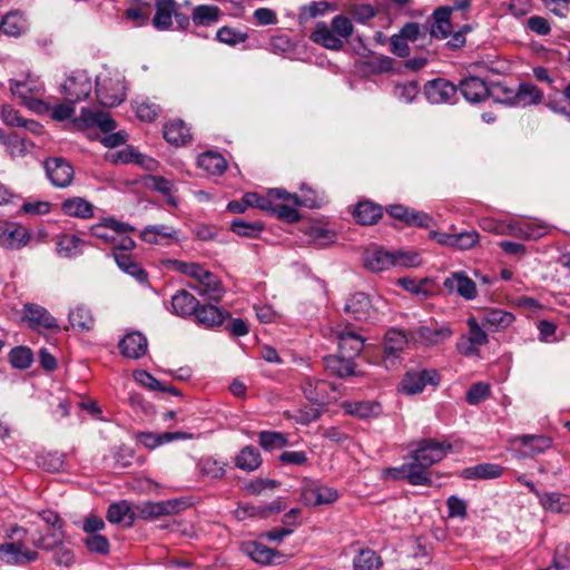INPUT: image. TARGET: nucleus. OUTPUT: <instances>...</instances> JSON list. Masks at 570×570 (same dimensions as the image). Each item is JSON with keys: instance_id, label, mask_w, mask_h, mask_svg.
Segmentation results:
<instances>
[{"instance_id": "nucleus-1", "label": "nucleus", "mask_w": 570, "mask_h": 570, "mask_svg": "<svg viewBox=\"0 0 570 570\" xmlns=\"http://www.w3.org/2000/svg\"><path fill=\"white\" fill-rule=\"evenodd\" d=\"M452 449L450 443L438 442L433 439H423L417 448L409 455L410 462L399 468H387L385 475L393 480H404L411 485H432L430 468L442 461Z\"/></svg>"}, {"instance_id": "nucleus-2", "label": "nucleus", "mask_w": 570, "mask_h": 570, "mask_svg": "<svg viewBox=\"0 0 570 570\" xmlns=\"http://www.w3.org/2000/svg\"><path fill=\"white\" fill-rule=\"evenodd\" d=\"M354 33L352 20L345 14H336L331 23L318 21L309 35V40L331 51H341Z\"/></svg>"}, {"instance_id": "nucleus-3", "label": "nucleus", "mask_w": 570, "mask_h": 570, "mask_svg": "<svg viewBox=\"0 0 570 570\" xmlns=\"http://www.w3.org/2000/svg\"><path fill=\"white\" fill-rule=\"evenodd\" d=\"M419 263L420 258L415 253H390L383 249L368 252L364 257L365 267L375 273L385 271L391 266H416Z\"/></svg>"}, {"instance_id": "nucleus-4", "label": "nucleus", "mask_w": 570, "mask_h": 570, "mask_svg": "<svg viewBox=\"0 0 570 570\" xmlns=\"http://www.w3.org/2000/svg\"><path fill=\"white\" fill-rule=\"evenodd\" d=\"M301 499L309 507L332 504L338 499V492L318 481L304 479L301 487Z\"/></svg>"}, {"instance_id": "nucleus-5", "label": "nucleus", "mask_w": 570, "mask_h": 570, "mask_svg": "<svg viewBox=\"0 0 570 570\" xmlns=\"http://www.w3.org/2000/svg\"><path fill=\"white\" fill-rule=\"evenodd\" d=\"M22 322L37 332L50 331L58 332L60 326L50 312L36 303H26L22 307Z\"/></svg>"}, {"instance_id": "nucleus-6", "label": "nucleus", "mask_w": 570, "mask_h": 570, "mask_svg": "<svg viewBox=\"0 0 570 570\" xmlns=\"http://www.w3.org/2000/svg\"><path fill=\"white\" fill-rule=\"evenodd\" d=\"M440 375L434 368H420L407 371L402 381L401 389L407 395L421 393L428 385L436 386Z\"/></svg>"}, {"instance_id": "nucleus-7", "label": "nucleus", "mask_w": 570, "mask_h": 570, "mask_svg": "<svg viewBox=\"0 0 570 570\" xmlns=\"http://www.w3.org/2000/svg\"><path fill=\"white\" fill-rule=\"evenodd\" d=\"M91 89V80L85 71L72 72L61 86V92L70 104H77L86 99Z\"/></svg>"}, {"instance_id": "nucleus-8", "label": "nucleus", "mask_w": 570, "mask_h": 570, "mask_svg": "<svg viewBox=\"0 0 570 570\" xmlns=\"http://www.w3.org/2000/svg\"><path fill=\"white\" fill-rule=\"evenodd\" d=\"M72 125L80 130L92 128L95 126L104 132H111L116 129V121L105 111H91L82 108L78 117L72 119Z\"/></svg>"}, {"instance_id": "nucleus-9", "label": "nucleus", "mask_w": 570, "mask_h": 570, "mask_svg": "<svg viewBox=\"0 0 570 570\" xmlns=\"http://www.w3.org/2000/svg\"><path fill=\"white\" fill-rule=\"evenodd\" d=\"M45 169L51 184L58 188L68 187L73 179V167L61 157L48 158Z\"/></svg>"}, {"instance_id": "nucleus-10", "label": "nucleus", "mask_w": 570, "mask_h": 570, "mask_svg": "<svg viewBox=\"0 0 570 570\" xmlns=\"http://www.w3.org/2000/svg\"><path fill=\"white\" fill-rule=\"evenodd\" d=\"M38 558V552L28 549L21 541L0 546V560L11 566H24Z\"/></svg>"}, {"instance_id": "nucleus-11", "label": "nucleus", "mask_w": 570, "mask_h": 570, "mask_svg": "<svg viewBox=\"0 0 570 570\" xmlns=\"http://www.w3.org/2000/svg\"><path fill=\"white\" fill-rule=\"evenodd\" d=\"M409 340L404 331L390 328L384 336L383 361L385 366L394 365L400 354L407 346Z\"/></svg>"}, {"instance_id": "nucleus-12", "label": "nucleus", "mask_w": 570, "mask_h": 570, "mask_svg": "<svg viewBox=\"0 0 570 570\" xmlns=\"http://www.w3.org/2000/svg\"><path fill=\"white\" fill-rule=\"evenodd\" d=\"M240 550L253 561L259 564L281 563L284 554L274 548L266 547L257 541L243 542Z\"/></svg>"}, {"instance_id": "nucleus-13", "label": "nucleus", "mask_w": 570, "mask_h": 570, "mask_svg": "<svg viewBox=\"0 0 570 570\" xmlns=\"http://www.w3.org/2000/svg\"><path fill=\"white\" fill-rule=\"evenodd\" d=\"M30 240V234L23 226L12 223H0V246L8 249H20Z\"/></svg>"}, {"instance_id": "nucleus-14", "label": "nucleus", "mask_w": 570, "mask_h": 570, "mask_svg": "<svg viewBox=\"0 0 570 570\" xmlns=\"http://www.w3.org/2000/svg\"><path fill=\"white\" fill-rule=\"evenodd\" d=\"M451 16L452 9H450V6H441L433 11L431 18L426 21L431 38L445 39L452 33Z\"/></svg>"}, {"instance_id": "nucleus-15", "label": "nucleus", "mask_w": 570, "mask_h": 570, "mask_svg": "<svg viewBox=\"0 0 570 570\" xmlns=\"http://www.w3.org/2000/svg\"><path fill=\"white\" fill-rule=\"evenodd\" d=\"M135 227L114 218L104 219L102 223L91 227V235L102 240L105 244H115L118 234L134 232Z\"/></svg>"}, {"instance_id": "nucleus-16", "label": "nucleus", "mask_w": 570, "mask_h": 570, "mask_svg": "<svg viewBox=\"0 0 570 570\" xmlns=\"http://www.w3.org/2000/svg\"><path fill=\"white\" fill-rule=\"evenodd\" d=\"M194 317L199 325L206 328H215L225 324L227 318H230V313L227 309L220 308L214 304H198Z\"/></svg>"}, {"instance_id": "nucleus-17", "label": "nucleus", "mask_w": 570, "mask_h": 570, "mask_svg": "<svg viewBox=\"0 0 570 570\" xmlns=\"http://www.w3.org/2000/svg\"><path fill=\"white\" fill-rule=\"evenodd\" d=\"M273 199H288L293 200L295 205H301V200L296 195H292L283 189H271L268 190L266 196L258 195L257 193H246L243 196L244 203H246L247 207L259 208L264 212H268V208H272Z\"/></svg>"}, {"instance_id": "nucleus-18", "label": "nucleus", "mask_w": 570, "mask_h": 570, "mask_svg": "<svg viewBox=\"0 0 570 570\" xmlns=\"http://www.w3.org/2000/svg\"><path fill=\"white\" fill-rule=\"evenodd\" d=\"M327 382L312 376H304L301 382V390L304 396L314 405L325 407L330 402L326 390Z\"/></svg>"}, {"instance_id": "nucleus-19", "label": "nucleus", "mask_w": 570, "mask_h": 570, "mask_svg": "<svg viewBox=\"0 0 570 570\" xmlns=\"http://www.w3.org/2000/svg\"><path fill=\"white\" fill-rule=\"evenodd\" d=\"M425 96L432 104L450 102L458 92V87L442 78L433 79L425 85Z\"/></svg>"}, {"instance_id": "nucleus-20", "label": "nucleus", "mask_w": 570, "mask_h": 570, "mask_svg": "<svg viewBox=\"0 0 570 570\" xmlns=\"http://www.w3.org/2000/svg\"><path fill=\"white\" fill-rule=\"evenodd\" d=\"M324 367L330 375L345 379L356 375V364L354 360L341 354L327 355L323 357Z\"/></svg>"}, {"instance_id": "nucleus-21", "label": "nucleus", "mask_w": 570, "mask_h": 570, "mask_svg": "<svg viewBox=\"0 0 570 570\" xmlns=\"http://www.w3.org/2000/svg\"><path fill=\"white\" fill-rule=\"evenodd\" d=\"M443 286L449 293H456L468 301L476 296L475 283L462 272L453 273L445 278Z\"/></svg>"}, {"instance_id": "nucleus-22", "label": "nucleus", "mask_w": 570, "mask_h": 570, "mask_svg": "<svg viewBox=\"0 0 570 570\" xmlns=\"http://www.w3.org/2000/svg\"><path fill=\"white\" fill-rule=\"evenodd\" d=\"M453 332L445 325H422L416 328L415 337L426 346L439 345L449 340Z\"/></svg>"}, {"instance_id": "nucleus-23", "label": "nucleus", "mask_w": 570, "mask_h": 570, "mask_svg": "<svg viewBox=\"0 0 570 570\" xmlns=\"http://www.w3.org/2000/svg\"><path fill=\"white\" fill-rule=\"evenodd\" d=\"M193 289L196 291L198 295L206 296L213 302H220L225 293L220 279L209 271L203 274L202 279L198 281V285L193 286Z\"/></svg>"}, {"instance_id": "nucleus-24", "label": "nucleus", "mask_w": 570, "mask_h": 570, "mask_svg": "<svg viewBox=\"0 0 570 570\" xmlns=\"http://www.w3.org/2000/svg\"><path fill=\"white\" fill-rule=\"evenodd\" d=\"M489 86L479 77H468L460 81L459 90L470 102H480L489 98Z\"/></svg>"}, {"instance_id": "nucleus-25", "label": "nucleus", "mask_w": 570, "mask_h": 570, "mask_svg": "<svg viewBox=\"0 0 570 570\" xmlns=\"http://www.w3.org/2000/svg\"><path fill=\"white\" fill-rule=\"evenodd\" d=\"M137 441L149 450L175 440H189L193 435L186 432H140L136 435Z\"/></svg>"}, {"instance_id": "nucleus-26", "label": "nucleus", "mask_w": 570, "mask_h": 570, "mask_svg": "<svg viewBox=\"0 0 570 570\" xmlns=\"http://www.w3.org/2000/svg\"><path fill=\"white\" fill-rule=\"evenodd\" d=\"M515 321V316L500 308H485L483 309L482 324L493 332L504 331L510 327Z\"/></svg>"}, {"instance_id": "nucleus-27", "label": "nucleus", "mask_w": 570, "mask_h": 570, "mask_svg": "<svg viewBox=\"0 0 570 570\" xmlns=\"http://www.w3.org/2000/svg\"><path fill=\"white\" fill-rule=\"evenodd\" d=\"M120 353L128 358H140L147 352V338L138 333H129L119 342Z\"/></svg>"}, {"instance_id": "nucleus-28", "label": "nucleus", "mask_w": 570, "mask_h": 570, "mask_svg": "<svg viewBox=\"0 0 570 570\" xmlns=\"http://www.w3.org/2000/svg\"><path fill=\"white\" fill-rule=\"evenodd\" d=\"M338 354L354 360L364 346V338L353 331L344 330L338 333Z\"/></svg>"}, {"instance_id": "nucleus-29", "label": "nucleus", "mask_w": 570, "mask_h": 570, "mask_svg": "<svg viewBox=\"0 0 570 570\" xmlns=\"http://www.w3.org/2000/svg\"><path fill=\"white\" fill-rule=\"evenodd\" d=\"M177 3L175 0H156L153 26L157 30H168L173 24V17L176 13Z\"/></svg>"}, {"instance_id": "nucleus-30", "label": "nucleus", "mask_w": 570, "mask_h": 570, "mask_svg": "<svg viewBox=\"0 0 570 570\" xmlns=\"http://www.w3.org/2000/svg\"><path fill=\"white\" fill-rule=\"evenodd\" d=\"M177 501L144 502L135 508L136 518L149 519L166 515L176 510Z\"/></svg>"}, {"instance_id": "nucleus-31", "label": "nucleus", "mask_w": 570, "mask_h": 570, "mask_svg": "<svg viewBox=\"0 0 570 570\" xmlns=\"http://www.w3.org/2000/svg\"><path fill=\"white\" fill-rule=\"evenodd\" d=\"M345 312L357 321L367 320L371 316L372 303L367 294L355 293L345 304Z\"/></svg>"}, {"instance_id": "nucleus-32", "label": "nucleus", "mask_w": 570, "mask_h": 570, "mask_svg": "<svg viewBox=\"0 0 570 570\" xmlns=\"http://www.w3.org/2000/svg\"><path fill=\"white\" fill-rule=\"evenodd\" d=\"M106 518L110 523L130 527L136 519V512L128 501H120L109 505Z\"/></svg>"}, {"instance_id": "nucleus-33", "label": "nucleus", "mask_w": 570, "mask_h": 570, "mask_svg": "<svg viewBox=\"0 0 570 570\" xmlns=\"http://www.w3.org/2000/svg\"><path fill=\"white\" fill-rule=\"evenodd\" d=\"M342 407L347 414L356 416L358 419L377 417L382 413V407L380 403L374 401H345L343 402Z\"/></svg>"}, {"instance_id": "nucleus-34", "label": "nucleus", "mask_w": 570, "mask_h": 570, "mask_svg": "<svg viewBox=\"0 0 570 570\" xmlns=\"http://www.w3.org/2000/svg\"><path fill=\"white\" fill-rule=\"evenodd\" d=\"M199 301L186 289L178 291L171 297L173 312L181 317L193 316Z\"/></svg>"}, {"instance_id": "nucleus-35", "label": "nucleus", "mask_w": 570, "mask_h": 570, "mask_svg": "<svg viewBox=\"0 0 570 570\" xmlns=\"http://www.w3.org/2000/svg\"><path fill=\"white\" fill-rule=\"evenodd\" d=\"M503 468L494 463H481L474 466L465 468L461 476L465 480H491L501 476Z\"/></svg>"}, {"instance_id": "nucleus-36", "label": "nucleus", "mask_w": 570, "mask_h": 570, "mask_svg": "<svg viewBox=\"0 0 570 570\" xmlns=\"http://www.w3.org/2000/svg\"><path fill=\"white\" fill-rule=\"evenodd\" d=\"M523 448L524 455H535L551 448L552 440L546 435L524 434L514 439Z\"/></svg>"}, {"instance_id": "nucleus-37", "label": "nucleus", "mask_w": 570, "mask_h": 570, "mask_svg": "<svg viewBox=\"0 0 570 570\" xmlns=\"http://www.w3.org/2000/svg\"><path fill=\"white\" fill-rule=\"evenodd\" d=\"M164 138L171 145L183 146L191 139V135L183 120L175 119L165 125Z\"/></svg>"}, {"instance_id": "nucleus-38", "label": "nucleus", "mask_w": 570, "mask_h": 570, "mask_svg": "<svg viewBox=\"0 0 570 570\" xmlns=\"http://www.w3.org/2000/svg\"><path fill=\"white\" fill-rule=\"evenodd\" d=\"M382 207L370 200L360 202L353 212L355 220L361 225H373L382 217Z\"/></svg>"}, {"instance_id": "nucleus-39", "label": "nucleus", "mask_w": 570, "mask_h": 570, "mask_svg": "<svg viewBox=\"0 0 570 570\" xmlns=\"http://www.w3.org/2000/svg\"><path fill=\"white\" fill-rule=\"evenodd\" d=\"M220 14L217 6L199 4L193 9L191 20L197 27H209L219 21Z\"/></svg>"}, {"instance_id": "nucleus-40", "label": "nucleus", "mask_w": 570, "mask_h": 570, "mask_svg": "<svg viewBox=\"0 0 570 570\" xmlns=\"http://www.w3.org/2000/svg\"><path fill=\"white\" fill-rule=\"evenodd\" d=\"M112 85L111 80L108 81ZM96 95L99 102L105 107H115L125 100V94L121 88H109L107 81L97 80Z\"/></svg>"}, {"instance_id": "nucleus-41", "label": "nucleus", "mask_w": 570, "mask_h": 570, "mask_svg": "<svg viewBox=\"0 0 570 570\" xmlns=\"http://www.w3.org/2000/svg\"><path fill=\"white\" fill-rule=\"evenodd\" d=\"M27 30V21L18 11L6 13L0 21V31L10 37H19Z\"/></svg>"}, {"instance_id": "nucleus-42", "label": "nucleus", "mask_w": 570, "mask_h": 570, "mask_svg": "<svg viewBox=\"0 0 570 570\" xmlns=\"http://www.w3.org/2000/svg\"><path fill=\"white\" fill-rule=\"evenodd\" d=\"M271 203L272 208H268L267 213L287 223H295L299 220L301 215L295 208L296 205L293 203V200L273 199Z\"/></svg>"}, {"instance_id": "nucleus-43", "label": "nucleus", "mask_w": 570, "mask_h": 570, "mask_svg": "<svg viewBox=\"0 0 570 570\" xmlns=\"http://www.w3.org/2000/svg\"><path fill=\"white\" fill-rule=\"evenodd\" d=\"M62 212L72 217L90 218L94 216V206L81 197L66 199L61 205Z\"/></svg>"}, {"instance_id": "nucleus-44", "label": "nucleus", "mask_w": 570, "mask_h": 570, "mask_svg": "<svg viewBox=\"0 0 570 570\" xmlns=\"http://www.w3.org/2000/svg\"><path fill=\"white\" fill-rule=\"evenodd\" d=\"M198 165L210 175H223L227 169L225 158L215 151H206L199 155Z\"/></svg>"}, {"instance_id": "nucleus-45", "label": "nucleus", "mask_w": 570, "mask_h": 570, "mask_svg": "<svg viewBox=\"0 0 570 570\" xmlns=\"http://www.w3.org/2000/svg\"><path fill=\"white\" fill-rule=\"evenodd\" d=\"M235 464L240 470L247 472L255 471L262 464L261 453L255 446L247 445L243 448L239 454L236 456Z\"/></svg>"}, {"instance_id": "nucleus-46", "label": "nucleus", "mask_w": 570, "mask_h": 570, "mask_svg": "<svg viewBox=\"0 0 570 570\" xmlns=\"http://www.w3.org/2000/svg\"><path fill=\"white\" fill-rule=\"evenodd\" d=\"M517 105L530 106L540 104L543 98V91L531 82H522L517 91Z\"/></svg>"}, {"instance_id": "nucleus-47", "label": "nucleus", "mask_w": 570, "mask_h": 570, "mask_svg": "<svg viewBox=\"0 0 570 570\" xmlns=\"http://www.w3.org/2000/svg\"><path fill=\"white\" fill-rule=\"evenodd\" d=\"M540 503L546 510L553 513L570 512V498L564 494L551 492L540 494Z\"/></svg>"}, {"instance_id": "nucleus-48", "label": "nucleus", "mask_w": 570, "mask_h": 570, "mask_svg": "<svg viewBox=\"0 0 570 570\" xmlns=\"http://www.w3.org/2000/svg\"><path fill=\"white\" fill-rule=\"evenodd\" d=\"M517 89L508 87L503 82H494L489 86V98H492L495 102L517 106Z\"/></svg>"}, {"instance_id": "nucleus-49", "label": "nucleus", "mask_w": 570, "mask_h": 570, "mask_svg": "<svg viewBox=\"0 0 570 570\" xmlns=\"http://www.w3.org/2000/svg\"><path fill=\"white\" fill-rule=\"evenodd\" d=\"M177 232L166 225L147 226L141 233L140 238L149 244H158L163 238H175Z\"/></svg>"}, {"instance_id": "nucleus-50", "label": "nucleus", "mask_w": 570, "mask_h": 570, "mask_svg": "<svg viewBox=\"0 0 570 570\" xmlns=\"http://www.w3.org/2000/svg\"><path fill=\"white\" fill-rule=\"evenodd\" d=\"M69 322L73 328L82 331L91 330L95 324L90 309L83 305H79L69 312Z\"/></svg>"}, {"instance_id": "nucleus-51", "label": "nucleus", "mask_w": 570, "mask_h": 570, "mask_svg": "<svg viewBox=\"0 0 570 570\" xmlns=\"http://www.w3.org/2000/svg\"><path fill=\"white\" fill-rule=\"evenodd\" d=\"M82 240L71 234L62 235L57 243V250L63 257H73L81 253Z\"/></svg>"}, {"instance_id": "nucleus-52", "label": "nucleus", "mask_w": 570, "mask_h": 570, "mask_svg": "<svg viewBox=\"0 0 570 570\" xmlns=\"http://www.w3.org/2000/svg\"><path fill=\"white\" fill-rule=\"evenodd\" d=\"M335 6L327 1H312L299 8V20H309L324 16L327 11L334 10Z\"/></svg>"}, {"instance_id": "nucleus-53", "label": "nucleus", "mask_w": 570, "mask_h": 570, "mask_svg": "<svg viewBox=\"0 0 570 570\" xmlns=\"http://www.w3.org/2000/svg\"><path fill=\"white\" fill-rule=\"evenodd\" d=\"M263 228L259 222L247 223L243 219H234L230 223V230L242 237L256 238Z\"/></svg>"}, {"instance_id": "nucleus-54", "label": "nucleus", "mask_w": 570, "mask_h": 570, "mask_svg": "<svg viewBox=\"0 0 570 570\" xmlns=\"http://www.w3.org/2000/svg\"><path fill=\"white\" fill-rule=\"evenodd\" d=\"M33 361V354L29 347L17 346L9 353V362L14 368L27 370Z\"/></svg>"}, {"instance_id": "nucleus-55", "label": "nucleus", "mask_w": 570, "mask_h": 570, "mask_svg": "<svg viewBox=\"0 0 570 570\" xmlns=\"http://www.w3.org/2000/svg\"><path fill=\"white\" fill-rule=\"evenodd\" d=\"M353 566L355 570H379L380 558L370 549L360 550L358 556L354 558Z\"/></svg>"}, {"instance_id": "nucleus-56", "label": "nucleus", "mask_w": 570, "mask_h": 570, "mask_svg": "<svg viewBox=\"0 0 570 570\" xmlns=\"http://www.w3.org/2000/svg\"><path fill=\"white\" fill-rule=\"evenodd\" d=\"M288 440L281 432L263 431L259 433V444L263 449L271 451L286 446Z\"/></svg>"}, {"instance_id": "nucleus-57", "label": "nucleus", "mask_w": 570, "mask_h": 570, "mask_svg": "<svg viewBox=\"0 0 570 570\" xmlns=\"http://www.w3.org/2000/svg\"><path fill=\"white\" fill-rule=\"evenodd\" d=\"M247 38V33L227 26L219 28L216 32V40L228 46L243 43Z\"/></svg>"}, {"instance_id": "nucleus-58", "label": "nucleus", "mask_w": 570, "mask_h": 570, "mask_svg": "<svg viewBox=\"0 0 570 570\" xmlns=\"http://www.w3.org/2000/svg\"><path fill=\"white\" fill-rule=\"evenodd\" d=\"M146 185L149 188L166 196L168 198L169 204L176 205V202L171 196L174 185L170 180L166 179L163 176L150 175L146 179Z\"/></svg>"}, {"instance_id": "nucleus-59", "label": "nucleus", "mask_w": 570, "mask_h": 570, "mask_svg": "<svg viewBox=\"0 0 570 570\" xmlns=\"http://www.w3.org/2000/svg\"><path fill=\"white\" fill-rule=\"evenodd\" d=\"M325 407L322 406H314L313 405H303L299 407L295 414L293 415L296 423L302 425H307L311 422L317 421L322 413L324 412Z\"/></svg>"}, {"instance_id": "nucleus-60", "label": "nucleus", "mask_w": 570, "mask_h": 570, "mask_svg": "<svg viewBox=\"0 0 570 570\" xmlns=\"http://www.w3.org/2000/svg\"><path fill=\"white\" fill-rule=\"evenodd\" d=\"M1 142L6 145V150L12 158L23 157L32 147V144L29 140L18 137L6 139L3 136Z\"/></svg>"}, {"instance_id": "nucleus-61", "label": "nucleus", "mask_w": 570, "mask_h": 570, "mask_svg": "<svg viewBox=\"0 0 570 570\" xmlns=\"http://www.w3.org/2000/svg\"><path fill=\"white\" fill-rule=\"evenodd\" d=\"M480 239V235L476 230H465L461 233H454V249L468 250L473 248Z\"/></svg>"}, {"instance_id": "nucleus-62", "label": "nucleus", "mask_w": 570, "mask_h": 570, "mask_svg": "<svg viewBox=\"0 0 570 570\" xmlns=\"http://www.w3.org/2000/svg\"><path fill=\"white\" fill-rule=\"evenodd\" d=\"M490 395V385L484 382L473 383L466 391L465 401L471 405H476L488 399Z\"/></svg>"}, {"instance_id": "nucleus-63", "label": "nucleus", "mask_w": 570, "mask_h": 570, "mask_svg": "<svg viewBox=\"0 0 570 570\" xmlns=\"http://www.w3.org/2000/svg\"><path fill=\"white\" fill-rule=\"evenodd\" d=\"M397 284L401 285L405 291L426 298L430 294L429 289L425 287L429 284L428 278H422L421 281H415L409 277H401L397 279Z\"/></svg>"}, {"instance_id": "nucleus-64", "label": "nucleus", "mask_w": 570, "mask_h": 570, "mask_svg": "<svg viewBox=\"0 0 570 570\" xmlns=\"http://www.w3.org/2000/svg\"><path fill=\"white\" fill-rule=\"evenodd\" d=\"M351 20L358 23H366L376 14L375 9L368 3L354 4L348 9Z\"/></svg>"}]
</instances>
